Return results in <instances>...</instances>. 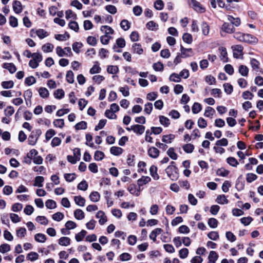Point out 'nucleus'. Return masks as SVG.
Returning <instances> with one entry per match:
<instances>
[{
  "instance_id": "1",
  "label": "nucleus",
  "mask_w": 263,
  "mask_h": 263,
  "mask_svg": "<svg viewBox=\"0 0 263 263\" xmlns=\"http://www.w3.org/2000/svg\"><path fill=\"white\" fill-rule=\"evenodd\" d=\"M174 162H171V165L167 166L165 169V172L168 177L172 180H175L178 178V173H177V168L173 165Z\"/></svg>"
},
{
  "instance_id": "2",
  "label": "nucleus",
  "mask_w": 263,
  "mask_h": 263,
  "mask_svg": "<svg viewBox=\"0 0 263 263\" xmlns=\"http://www.w3.org/2000/svg\"><path fill=\"white\" fill-rule=\"evenodd\" d=\"M42 133V131L40 129L32 131L28 139L29 144L34 145Z\"/></svg>"
},
{
  "instance_id": "3",
  "label": "nucleus",
  "mask_w": 263,
  "mask_h": 263,
  "mask_svg": "<svg viewBox=\"0 0 263 263\" xmlns=\"http://www.w3.org/2000/svg\"><path fill=\"white\" fill-rule=\"evenodd\" d=\"M187 3L191 7L198 12L203 13L205 11V8L196 0H187Z\"/></svg>"
},
{
  "instance_id": "4",
  "label": "nucleus",
  "mask_w": 263,
  "mask_h": 263,
  "mask_svg": "<svg viewBox=\"0 0 263 263\" xmlns=\"http://www.w3.org/2000/svg\"><path fill=\"white\" fill-rule=\"evenodd\" d=\"M250 64L253 70L255 71L256 73L262 74L263 70L260 68V63L255 59H252L250 61Z\"/></svg>"
},
{
  "instance_id": "5",
  "label": "nucleus",
  "mask_w": 263,
  "mask_h": 263,
  "mask_svg": "<svg viewBox=\"0 0 263 263\" xmlns=\"http://www.w3.org/2000/svg\"><path fill=\"white\" fill-rule=\"evenodd\" d=\"M127 190L131 194L136 196H139L140 194L141 189L137 187L135 184H131L127 187Z\"/></svg>"
},
{
  "instance_id": "6",
  "label": "nucleus",
  "mask_w": 263,
  "mask_h": 263,
  "mask_svg": "<svg viewBox=\"0 0 263 263\" xmlns=\"http://www.w3.org/2000/svg\"><path fill=\"white\" fill-rule=\"evenodd\" d=\"M96 217L99 219V223L101 225H103L107 221V218L105 213L102 211H99L97 213Z\"/></svg>"
},
{
  "instance_id": "7",
  "label": "nucleus",
  "mask_w": 263,
  "mask_h": 263,
  "mask_svg": "<svg viewBox=\"0 0 263 263\" xmlns=\"http://www.w3.org/2000/svg\"><path fill=\"white\" fill-rule=\"evenodd\" d=\"M131 129L137 135H141L145 131V126L142 125L135 124L131 126Z\"/></svg>"
},
{
  "instance_id": "8",
  "label": "nucleus",
  "mask_w": 263,
  "mask_h": 263,
  "mask_svg": "<svg viewBox=\"0 0 263 263\" xmlns=\"http://www.w3.org/2000/svg\"><path fill=\"white\" fill-rule=\"evenodd\" d=\"M126 43L125 41L123 38L120 37L116 40V44L113 47V49L115 52H120V50H117V46L119 48H123L125 46Z\"/></svg>"
},
{
  "instance_id": "9",
  "label": "nucleus",
  "mask_w": 263,
  "mask_h": 263,
  "mask_svg": "<svg viewBox=\"0 0 263 263\" xmlns=\"http://www.w3.org/2000/svg\"><path fill=\"white\" fill-rule=\"evenodd\" d=\"M181 57L185 58L193 55V52L191 48H185L182 45L180 46Z\"/></svg>"
},
{
  "instance_id": "10",
  "label": "nucleus",
  "mask_w": 263,
  "mask_h": 263,
  "mask_svg": "<svg viewBox=\"0 0 263 263\" xmlns=\"http://www.w3.org/2000/svg\"><path fill=\"white\" fill-rule=\"evenodd\" d=\"M221 29L223 31L228 33H232L235 31V28L234 26L231 24H230L227 23H223Z\"/></svg>"
},
{
  "instance_id": "11",
  "label": "nucleus",
  "mask_w": 263,
  "mask_h": 263,
  "mask_svg": "<svg viewBox=\"0 0 263 263\" xmlns=\"http://www.w3.org/2000/svg\"><path fill=\"white\" fill-rule=\"evenodd\" d=\"M12 7L14 11L17 14L22 12L23 10L22 4L20 1H14L13 2Z\"/></svg>"
},
{
  "instance_id": "12",
  "label": "nucleus",
  "mask_w": 263,
  "mask_h": 263,
  "mask_svg": "<svg viewBox=\"0 0 263 263\" xmlns=\"http://www.w3.org/2000/svg\"><path fill=\"white\" fill-rule=\"evenodd\" d=\"M159 151L155 147H151L148 150V154L149 157L153 158H156L159 155Z\"/></svg>"
},
{
  "instance_id": "13",
  "label": "nucleus",
  "mask_w": 263,
  "mask_h": 263,
  "mask_svg": "<svg viewBox=\"0 0 263 263\" xmlns=\"http://www.w3.org/2000/svg\"><path fill=\"white\" fill-rule=\"evenodd\" d=\"M219 50L220 52V58L221 61L223 62H228V53L226 48L223 47H221L219 48Z\"/></svg>"
},
{
  "instance_id": "14",
  "label": "nucleus",
  "mask_w": 263,
  "mask_h": 263,
  "mask_svg": "<svg viewBox=\"0 0 263 263\" xmlns=\"http://www.w3.org/2000/svg\"><path fill=\"white\" fill-rule=\"evenodd\" d=\"M132 52L134 53H137L140 55L143 53V50L140 44L134 43L132 45Z\"/></svg>"
},
{
  "instance_id": "15",
  "label": "nucleus",
  "mask_w": 263,
  "mask_h": 263,
  "mask_svg": "<svg viewBox=\"0 0 263 263\" xmlns=\"http://www.w3.org/2000/svg\"><path fill=\"white\" fill-rule=\"evenodd\" d=\"M218 258V255L215 251H210L208 256V263H216Z\"/></svg>"
},
{
  "instance_id": "16",
  "label": "nucleus",
  "mask_w": 263,
  "mask_h": 263,
  "mask_svg": "<svg viewBox=\"0 0 263 263\" xmlns=\"http://www.w3.org/2000/svg\"><path fill=\"white\" fill-rule=\"evenodd\" d=\"M151 179L148 176H142L141 178L139 179L137 181V184L139 188L144 184H146L149 182Z\"/></svg>"
},
{
  "instance_id": "17",
  "label": "nucleus",
  "mask_w": 263,
  "mask_h": 263,
  "mask_svg": "<svg viewBox=\"0 0 263 263\" xmlns=\"http://www.w3.org/2000/svg\"><path fill=\"white\" fill-rule=\"evenodd\" d=\"M74 201L77 205L80 206H84L85 204V199L81 196H76L74 197Z\"/></svg>"
},
{
  "instance_id": "18",
  "label": "nucleus",
  "mask_w": 263,
  "mask_h": 263,
  "mask_svg": "<svg viewBox=\"0 0 263 263\" xmlns=\"http://www.w3.org/2000/svg\"><path fill=\"white\" fill-rule=\"evenodd\" d=\"M150 174L154 180H158L159 176L157 173V167L155 165H152L149 168Z\"/></svg>"
},
{
  "instance_id": "19",
  "label": "nucleus",
  "mask_w": 263,
  "mask_h": 263,
  "mask_svg": "<svg viewBox=\"0 0 263 263\" xmlns=\"http://www.w3.org/2000/svg\"><path fill=\"white\" fill-rule=\"evenodd\" d=\"M257 41V39L255 37H253L249 34H244L243 40L242 42L252 43H256Z\"/></svg>"
},
{
  "instance_id": "20",
  "label": "nucleus",
  "mask_w": 263,
  "mask_h": 263,
  "mask_svg": "<svg viewBox=\"0 0 263 263\" xmlns=\"http://www.w3.org/2000/svg\"><path fill=\"white\" fill-rule=\"evenodd\" d=\"M243 48L240 45H236L234 47L233 55L234 58H238L242 54Z\"/></svg>"
},
{
  "instance_id": "21",
  "label": "nucleus",
  "mask_w": 263,
  "mask_h": 263,
  "mask_svg": "<svg viewBox=\"0 0 263 263\" xmlns=\"http://www.w3.org/2000/svg\"><path fill=\"white\" fill-rule=\"evenodd\" d=\"M228 20L231 23V24L233 26L237 27L240 24V20L239 17H234L233 16L228 15Z\"/></svg>"
},
{
  "instance_id": "22",
  "label": "nucleus",
  "mask_w": 263,
  "mask_h": 263,
  "mask_svg": "<svg viewBox=\"0 0 263 263\" xmlns=\"http://www.w3.org/2000/svg\"><path fill=\"white\" fill-rule=\"evenodd\" d=\"M35 33L40 39H43L49 35L48 32L43 29H39L35 30Z\"/></svg>"
},
{
  "instance_id": "23",
  "label": "nucleus",
  "mask_w": 263,
  "mask_h": 263,
  "mask_svg": "<svg viewBox=\"0 0 263 263\" xmlns=\"http://www.w3.org/2000/svg\"><path fill=\"white\" fill-rule=\"evenodd\" d=\"M4 68L8 69L11 73L15 72L16 70L15 66L13 63H4L3 65Z\"/></svg>"
},
{
  "instance_id": "24",
  "label": "nucleus",
  "mask_w": 263,
  "mask_h": 263,
  "mask_svg": "<svg viewBox=\"0 0 263 263\" xmlns=\"http://www.w3.org/2000/svg\"><path fill=\"white\" fill-rule=\"evenodd\" d=\"M123 149L120 147L112 146L110 149V153L115 156H119L123 153Z\"/></svg>"
},
{
  "instance_id": "25",
  "label": "nucleus",
  "mask_w": 263,
  "mask_h": 263,
  "mask_svg": "<svg viewBox=\"0 0 263 263\" xmlns=\"http://www.w3.org/2000/svg\"><path fill=\"white\" fill-rule=\"evenodd\" d=\"M71 240L68 237H62L59 239V244L62 246H67L70 244Z\"/></svg>"
},
{
  "instance_id": "26",
  "label": "nucleus",
  "mask_w": 263,
  "mask_h": 263,
  "mask_svg": "<svg viewBox=\"0 0 263 263\" xmlns=\"http://www.w3.org/2000/svg\"><path fill=\"white\" fill-rule=\"evenodd\" d=\"M175 138V136L174 135L169 134L163 136L162 140L165 143H171Z\"/></svg>"
},
{
  "instance_id": "27",
  "label": "nucleus",
  "mask_w": 263,
  "mask_h": 263,
  "mask_svg": "<svg viewBox=\"0 0 263 263\" xmlns=\"http://www.w3.org/2000/svg\"><path fill=\"white\" fill-rule=\"evenodd\" d=\"M90 200L93 202H98L100 198V195L98 192H92L89 195Z\"/></svg>"
},
{
  "instance_id": "28",
  "label": "nucleus",
  "mask_w": 263,
  "mask_h": 263,
  "mask_svg": "<svg viewBox=\"0 0 263 263\" xmlns=\"http://www.w3.org/2000/svg\"><path fill=\"white\" fill-rule=\"evenodd\" d=\"M216 201L220 204H227L229 202L224 195H218L216 198Z\"/></svg>"
},
{
  "instance_id": "29",
  "label": "nucleus",
  "mask_w": 263,
  "mask_h": 263,
  "mask_svg": "<svg viewBox=\"0 0 263 263\" xmlns=\"http://www.w3.org/2000/svg\"><path fill=\"white\" fill-rule=\"evenodd\" d=\"M34 239L38 242L43 243L46 240V236L42 233H37L34 235Z\"/></svg>"
},
{
  "instance_id": "30",
  "label": "nucleus",
  "mask_w": 263,
  "mask_h": 263,
  "mask_svg": "<svg viewBox=\"0 0 263 263\" xmlns=\"http://www.w3.org/2000/svg\"><path fill=\"white\" fill-rule=\"evenodd\" d=\"M74 216L78 220H82L85 217L84 212L81 209H77L74 212Z\"/></svg>"
},
{
  "instance_id": "31",
  "label": "nucleus",
  "mask_w": 263,
  "mask_h": 263,
  "mask_svg": "<svg viewBox=\"0 0 263 263\" xmlns=\"http://www.w3.org/2000/svg\"><path fill=\"white\" fill-rule=\"evenodd\" d=\"M238 71L242 76L247 77L248 74L249 69L246 66L241 65L239 66Z\"/></svg>"
},
{
  "instance_id": "32",
  "label": "nucleus",
  "mask_w": 263,
  "mask_h": 263,
  "mask_svg": "<svg viewBox=\"0 0 263 263\" xmlns=\"http://www.w3.org/2000/svg\"><path fill=\"white\" fill-rule=\"evenodd\" d=\"M146 27L152 31H156L158 29V25L154 21H149L146 24Z\"/></svg>"
},
{
  "instance_id": "33",
  "label": "nucleus",
  "mask_w": 263,
  "mask_h": 263,
  "mask_svg": "<svg viewBox=\"0 0 263 263\" xmlns=\"http://www.w3.org/2000/svg\"><path fill=\"white\" fill-rule=\"evenodd\" d=\"M120 27L124 31H127L130 27V23L127 20H123L120 23Z\"/></svg>"
},
{
  "instance_id": "34",
  "label": "nucleus",
  "mask_w": 263,
  "mask_h": 263,
  "mask_svg": "<svg viewBox=\"0 0 263 263\" xmlns=\"http://www.w3.org/2000/svg\"><path fill=\"white\" fill-rule=\"evenodd\" d=\"M26 235V229L25 228H20L16 231V235L17 237L22 238Z\"/></svg>"
},
{
  "instance_id": "35",
  "label": "nucleus",
  "mask_w": 263,
  "mask_h": 263,
  "mask_svg": "<svg viewBox=\"0 0 263 263\" xmlns=\"http://www.w3.org/2000/svg\"><path fill=\"white\" fill-rule=\"evenodd\" d=\"M27 259L31 261L37 260L39 258V254L35 252H31L27 255Z\"/></svg>"
},
{
  "instance_id": "36",
  "label": "nucleus",
  "mask_w": 263,
  "mask_h": 263,
  "mask_svg": "<svg viewBox=\"0 0 263 263\" xmlns=\"http://www.w3.org/2000/svg\"><path fill=\"white\" fill-rule=\"evenodd\" d=\"M44 181V178L43 176H36L35 178L34 183L33 185L35 186L42 187V183Z\"/></svg>"
},
{
  "instance_id": "37",
  "label": "nucleus",
  "mask_w": 263,
  "mask_h": 263,
  "mask_svg": "<svg viewBox=\"0 0 263 263\" xmlns=\"http://www.w3.org/2000/svg\"><path fill=\"white\" fill-rule=\"evenodd\" d=\"M101 31L104 32L105 34H112L114 33V30L109 26H102L101 28Z\"/></svg>"
},
{
  "instance_id": "38",
  "label": "nucleus",
  "mask_w": 263,
  "mask_h": 263,
  "mask_svg": "<svg viewBox=\"0 0 263 263\" xmlns=\"http://www.w3.org/2000/svg\"><path fill=\"white\" fill-rule=\"evenodd\" d=\"M184 151L186 153H192L194 149V146L191 143L185 144L182 146Z\"/></svg>"
},
{
  "instance_id": "39",
  "label": "nucleus",
  "mask_w": 263,
  "mask_h": 263,
  "mask_svg": "<svg viewBox=\"0 0 263 263\" xmlns=\"http://www.w3.org/2000/svg\"><path fill=\"white\" fill-rule=\"evenodd\" d=\"M202 109L201 105L199 103H194L193 104L192 110L193 114H196L199 113Z\"/></svg>"
},
{
  "instance_id": "40",
  "label": "nucleus",
  "mask_w": 263,
  "mask_h": 263,
  "mask_svg": "<svg viewBox=\"0 0 263 263\" xmlns=\"http://www.w3.org/2000/svg\"><path fill=\"white\" fill-rule=\"evenodd\" d=\"M40 96L43 98H46L49 96L48 90L45 87H41L39 89Z\"/></svg>"
},
{
  "instance_id": "41",
  "label": "nucleus",
  "mask_w": 263,
  "mask_h": 263,
  "mask_svg": "<svg viewBox=\"0 0 263 263\" xmlns=\"http://www.w3.org/2000/svg\"><path fill=\"white\" fill-rule=\"evenodd\" d=\"M207 235L209 239L214 241L218 240L219 238V234L216 231H211Z\"/></svg>"
},
{
  "instance_id": "42",
  "label": "nucleus",
  "mask_w": 263,
  "mask_h": 263,
  "mask_svg": "<svg viewBox=\"0 0 263 263\" xmlns=\"http://www.w3.org/2000/svg\"><path fill=\"white\" fill-rule=\"evenodd\" d=\"M215 112V111L214 108L208 106L205 109L204 115L206 117L212 118V116Z\"/></svg>"
},
{
  "instance_id": "43",
  "label": "nucleus",
  "mask_w": 263,
  "mask_h": 263,
  "mask_svg": "<svg viewBox=\"0 0 263 263\" xmlns=\"http://www.w3.org/2000/svg\"><path fill=\"white\" fill-rule=\"evenodd\" d=\"M54 46L50 43L44 44L42 47V49L44 52H50L53 50Z\"/></svg>"
},
{
  "instance_id": "44",
  "label": "nucleus",
  "mask_w": 263,
  "mask_h": 263,
  "mask_svg": "<svg viewBox=\"0 0 263 263\" xmlns=\"http://www.w3.org/2000/svg\"><path fill=\"white\" fill-rule=\"evenodd\" d=\"M101 70V67L99 66V63L96 62V64L90 69V73L91 74H95L99 73Z\"/></svg>"
},
{
  "instance_id": "45",
  "label": "nucleus",
  "mask_w": 263,
  "mask_h": 263,
  "mask_svg": "<svg viewBox=\"0 0 263 263\" xmlns=\"http://www.w3.org/2000/svg\"><path fill=\"white\" fill-rule=\"evenodd\" d=\"M11 247L8 243H3L0 246V252L4 254L10 251Z\"/></svg>"
},
{
  "instance_id": "46",
  "label": "nucleus",
  "mask_w": 263,
  "mask_h": 263,
  "mask_svg": "<svg viewBox=\"0 0 263 263\" xmlns=\"http://www.w3.org/2000/svg\"><path fill=\"white\" fill-rule=\"evenodd\" d=\"M208 225L211 228H216L218 226V220L214 218H210L208 220Z\"/></svg>"
},
{
  "instance_id": "47",
  "label": "nucleus",
  "mask_w": 263,
  "mask_h": 263,
  "mask_svg": "<svg viewBox=\"0 0 263 263\" xmlns=\"http://www.w3.org/2000/svg\"><path fill=\"white\" fill-rule=\"evenodd\" d=\"M45 205L48 209H53L57 207V203L54 200L48 199L46 201Z\"/></svg>"
},
{
  "instance_id": "48",
  "label": "nucleus",
  "mask_w": 263,
  "mask_h": 263,
  "mask_svg": "<svg viewBox=\"0 0 263 263\" xmlns=\"http://www.w3.org/2000/svg\"><path fill=\"white\" fill-rule=\"evenodd\" d=\"M66 79L67 81L70 84H72L74 82V74L71 70H69L67 72L66 75Z\"/></svg>"
},
{
  "instance_id": "49",
  "label": "nucleus",
  "mask_w": 263,
  "mask_h": 263,
  "mask_svg": "<svg viewBox=\"0 0 263 263\" xmlns=\"http://www.w3.org/2000/svg\"><path fill=\"white\" fill-rule=\"evenodd\" d=\"M64 176L66 181L70 182L76 179V175L75 173H67L65 174Z\"/></svg>"
},
{
  "instance_id": "50",
  "label": "nucleus",
  "mask_w": 263,
  "mask_h": 263,
  "mask_svg": "<svg viewBox=\"0 0 263 263\" xmlns=\"http://www.w3.org/2000/svg\"><path fill=\"white\" fill-rule=\"evenodd\" d=\"M65 93L63 89H58L56 90L53 93L54 97L58 99H61L64 96Z\"/></svg>"
},
{
  "instance_id": "51",
  "label": "nucleus",
  "mask_w": 263,
  "mask_h": 263,
  "mask_svg": "<svg viewBox=\"0 0 263 263\" xmlns=\"http://www.w3.org/2000/svg\"><path fill=\"white\" fill-rule=\"evenodd\" d=\"M168 156L173 160H176L177 158V154L175 152L174 148L170 147L168 148L167 152Z\"/></svg>"
},
{
  "instance_id": "52",
  "label": "nucleus",
  "mask_w": 263,
  "mask_h": 263,
  "mask_svg": "<svg viewBox=\"0 0 263 263\" xmlns=\"http://www.w3.org/2000/svg\"><path fill=\"white\" fill-rule=\"evenodd\" d=\"M70 37V35L68 33H65L64 34H56L55 35V39L57 40L63 41H66Z\"/></svg>"
},
{
  "instance_id": "53",
  "label": "nucleus",
  "mask_w": 263,
  "mask_h": 263,
  "mask_svg": "<svg viewBox=\"0 0 263 263\" xmlns=\"http://www.w3.org/2000/svg\"><path fill=\"white\" fill-rule=\"evenodd\" d=\"M36 221L40 223L41 224L47 225L48 223V220L46 217L43 216H39L36 218Z\"/></svg>"
},
{
  "instance_id": "54",
  "label": "nucleus",
  "mask_w": 263,
  "mask_h": 263,
  "mask_svg": "<svg viewBox=\"0 0 263 263\" xmlns=\"http://www.w3.org/2000/svg\"><path fill=\"white\" fill-rule=\"evenodd\" d=\"M159 121L162 125L166 127L170 124V120L163 116H159Z\"/></svg>"
},
{
  "instance_id": "55",
  "label": "nucleus",
  "mask_w": 263,
  "mask_h": 263,
  "mask_svg": "<svg viewBox=\"0 0 263 263\" xmlns=\"http://www.w3.org/2000/svg\"><path fill=\"white\" fill-rule=\"evenodd\" d=\"M86 233L87 232L86 231L83 230H82L80 232L76 235V240L78 242L82 241L83 239L85 236L86 235Z\"/></svg>"
},
{
  "instance_id": "56",
  "label": "nucleus",
  "mask_w": 263,
  "mask_h": 263,
  "mask_svg": "<svg viewBox=\"0 0 263 263\" xmlns=\"http://www.w3.org/2000/svg\"><path fill=\"white\" fill-rule=\"evenodd\" d=\"M86 142V145L91 147H95V145L93 142H91L92 140V137L90 134H87L85 136Z\"/></svg>"
},
{
  "instance_id": "57",
  "label": "nucleus",
  "mask_w": 263,
  "mask_h": 263,
  "mask_svg": "<svg viewBox=\"0 0 263 263\" xmlns=\"http://www.w3.org/2000/svg\"><path fill=\"white\" fill-rule=\"evenodd\" d=\"M53 125L56 127L63 128L64 126V121L62 119H58L54 120Z\"/></svg>"
},
{
  "instance_id": "58",
  "label": "nucleus",
  "mask_w": 263,
  "mask_h": 263,
  "mask_svg": "<svg viewBox=\"0 0 263 263\" xmlns=\"http://www.w3.org/2000/svg\"><path fill=\"white\" fill-rule=\"evenodd\" d=\"M74 127L76 130L85 129L87 128V123L85 121H81L76 124Z\"/></svg>"
},
{
  "instance_id": "59",
  "label": "nucleus",
  "mask_w": 263,
  "mask_h": 263,
  "mask_svg": "<svg viewBox=\"0 0 263 263\" xmlns=\"http://www.w3.org/2000/svg\"><path fill=\"white\" fill-rule=\"evenodd\" d=\"M106 10L111 14H115L117 13V9L116 7L112 5H108L105 7Z\"/></svg>"
},
{
  "instance_id": "60",
  "label": "nucleus",
  "mask_w": 263,
  "mask_h": 263,
  "mask_svg": "<svg viewBox=\"0 0 263 263\" xmlns=\"http://www.w3.org/2000/svg\"><path fill=\"white\" fill-rule=\"evenodd\" d=\"M227 162L229 165L233 167H236L238 164L237 160L235 158L232 157H228L227 159Z\"/></svg>"
},
{
  "instance_id": "61",
  "label": "nucleus",
  "mask_w": 263,
  "mask_h": 263,
  "mask_svg": "<svg viewBox=\"0 0 263 263\" xmlns=\"http://www.w3.org/2000/svg\"><path fill=\"white\" fill-rule=\"evenodd\" d=\"M224 90L228 95H230L233 90V86L229 83H224L223 84Z\"/></svg>"
},
{
  "instance_id": "62",
  "label": "nucleus",
  "mask_w": 263,
  "mask_h": 263,
  "mask_svg": "<svg viewBox=\"0 0 263 263\" xmlns=\"http://www.w3.org/2000/svg\"><path fill=\"white\" fill-rule=\"evenodd\" d=\"M216 174L220 176L226 177L229 175V171L223 168H220L217 170Z\"/></svg>"
},
{
  "instance_id": "63",
  "label": "nucleus",
  "mask_w": 263,
  "mask_h": 263,
  "mask_svg": "<svg viewBox=\"0 0 263 263\" xmlns=\"http://www.w3.org/2000/svg\"><path fill=\"white\" fill-rule=\"evenodd\" d=\"M55 135V132L53 129L48 130L45 134V138L46 141H48L54 135Z\"/></svg>"
},
{
  "instance_id": "64",
  "label": "nucleus",
  "mask_w": 263,
  "mask_h": 263,
  "mask_svg": "<svg viewBox=\"0 0 263 263\" xmlns=\"http://www.w3.org/2000/svg\"><path fill=\"white\" fill-rule=\"evenodd\" d=\"M88 184L85 180L82 181L78 185V189L81 191H86L88 188Z\"/></svg>"
}]
</instances>
